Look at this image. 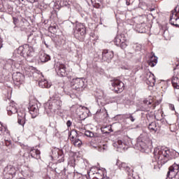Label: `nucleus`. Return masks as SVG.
Wrapping results in <instances>:
<instances>
[{"label": "nucleus", "instance_id": "obj_1", "mask_svg": "<svg viewBox=\"0 0 179 179\" xmlns=\"http://www.w3.org/2000/svg\"><path fill=\"white\" fill-rule=\"evenodd\" d=\"M154 157L161 164H166L170 160V150L167 148H155Z\"/></svg>", "mask_w": 179, "mask_h": 179}, {"label": "nucleus", "instance_id": "obj_2", "mask_svg": "<svg viewBox=\"0 0 179 179\" xmlns=\"http://www.w3.org/2000/svg\"><path fill=\"white\" fill-rule=\"evenodd\" d=\"M17 53L20 55L21 57L31 58L32 57H34V48L30 45H24L23 46H20L18 48Z\"/></svg>", "mask_w": 179, "mask_h": 179}, {"label": "nucleus", "instance_id": "obj_3", "mask_svg": "<svg viewBox=\"0 0 179 179\" xmlns=\"http://www.w3.org/2000/svg\"><path fill=\"white\" fill-rule=\"evenodd\" d=\"M150 145H152V141L143 137L142 134L137 138V146L141 152H146Z\"/></svg>", "mask_w": 179, "mask_h": 179}, {"label": "nucleus", "instance_id": "obj_4", "mask_svg": "<svg viewBox=\"0 0 179 179\" xmlns=\"http://www.w3.org/2000/svg\"><path fill=\"white\" fill-rule=\"evenodd\" d=\"M71 89L76 92H83L86 85L85 84V79L83 78H74L71 80Z\"/></svg>", "mask_w": 179, "mask_h": 179}, {"label": "nucleus", "instance_id": "obj_5", "mask_svg": "<svg viewBox=\"0 0 179 179\" xmlns=\"http://www.w3.org/2000/svg\"><path fill=\"white\" fill-rule=\"evenodd\" d=\"M114 43L115 45H117V47L121 48L122 50L128 46V42L124 34L117 35L114 39Z\"/></svg>", "mask_w": 179, "mask_h": 179}, {"label": "nucleus", "instance_id": "obj_6", "mask_svg": "<svg viewBox=\"0 0 179 179\" xmlns=\"http://www.w3.org/2000/svg\"><path fill=\"white\" fill-rule=\"evenodd\" d=\"M112 90H114L115 93H121L124 91V83L120 80H113L111 83Z\"/></svg>", "mask_w": 179, "mask_h": 179}, {"label": "nucleus", "instance_id": "obj_7", "mask_svg": "<svg viewBox=\"0 0 179 179\" xmlns=\"http://www.w3.org/2000/svg\"><path fill=\"white\" fill-rule=\"evenodd\" d=\"M86 35V27L82 23H78L76 26V29L74 30V36L79 38L80 36Z\"/></svg>", "mask_w": 179, "mask_h": 179}, {"label": "nucleus", "instance_id": "obj_8", "mask_svg": "<svg viewBox=\"0 0 179 179\" xmlns=\"http://www.w3.org/2000/svg\"><path fill=\"white\" fill-rule=\"evenodd\" d=\"M119 169L127 171L129 176L127 179H134V177H132V176H134V169H132L128 164L122 162L119 165Z\"/></svg>", "mask_w": 179, "mask_h": 179}, {"label": "nucleus", "instance_id": "obj_9", "mask_svg": "<svg viewBox=\"0 0 179 179\" xmlns=\"http://www.w3.org/2000/svg\"><path fill=\"white\" fill-rule=\"evenodd\" d=\"M169 23H171L172 26L179 27V17L177 16V7L175 8L174 10L171 11Z\"/></svg>", "mask_w": 179, "mask_h": 179}, {"label": "nucleus", "instance_id": "obj_10", "mask_svg": "<svg viewBox=\"0 0 179 179\" xmlns=\"http://www.w3.org/2000/svg\"><path fill=\"white\" fill-rule=\"evenodd\" d=\"M55 71L59 76H66V67H65V64L61 62L57 63Z\"/></svg>", "mask_w": 179, "mask_h": 179}, {"label": "nucleus", "instance_id": "obj_11", "mask_svg": "<svg viewBox=\"0 0 179 179\" xmlns=\"http://www.w3.org/2000/svg\"><path fill=\"white\" fill-rule=\"evenodd\" d=\"M69 136L74 145L77 146V148L82 146V141L78 138V132L76 131H71Z\"/></svg>", "mask_w": 179, "mask_h": 179}, {"label": "nucleus", "instance_id": "obj_12", "mask_svg": "<svg viewBox=\"0 0 179 179\" xmlns=\"http://www.w3.org/2000/svg\"><path fill=\"white\" fill-rule=\"evenodd\" d=\"M114 58V52L113 51H109L104 50L102 51V60L106 62H110L111 59Z\"/></svg>", "mask_w": 179, "mask_h": 179}, {"label": "nucleus", "instance_id": "obj_13", "mask_svg": "<svg viewBox=\"0 0 179 179\" xmlns=\"http://www.w3.org/2000/svg\"><path fill=\"white\" fill-rule=\"evenodd\" d=\"M168 176H177L179 177V164L174 163L169 169Z\"/></svg>", "mask_w": 179, "mask_h": 179}, {"label": "nucleus", "instance_id": "obj_14", "mask_svg": "<svg viewBox=\"0 0 179 179\" xmlns=\"http://www.w3.org/2000/svg\"><path fill=\"white\" fill-rule=\"evenodd\" d=\"M145 78L148 85H150V86H155V83H156V77H155V74L152 73L150 71L147 72Z\"/></svg>", "mask_w": 179, "mask_h": 179}, {"label": "nucleus", "instance_id": "obj_15", "mask_svg": "<svg viewBox=\"0 0 179 179\" xmlns=\"http://www.w3.org/2000/svg\"><path fill=\"white\" fill-rule=\"evenodd\" d=\"M45 111H46L47 114H50L52 111L55 110V106L54 105L53 101H48L47 103L44 104Z\"/></svg>", "mask_w": 179, "mask_h": 179}, {"label": "nucleus", "instance_id": "obj_16", "mask_svg": "<svg viewBox=\"0 0 179 179\" xmlns=\"http://www.w3.org/2000/svg\"><path fill=\"white\" fill-rule=\"evenodd\" d=\"M28 108L32 118H36V117L38 115V106H37V104L35 103Z\"/></svg>", "mask_w": 179, "mask_h": 179}, {"label": "nucleus", "instance_id": "obj_17", "mask_svg": "<svg viewBox=\"0 0 179 179\" xmlns=\"http://www.w3.org/2000/svg\"><path fill=\"white\" fill-rule=\"evenodd\" d=\"M171 82L174 89H179V70L175 71Z\"/></svg>", "mask_w": 179, "mask_h": 179}, {"label": "nucleus", "instance_id": "obj_18", "mask_svg": "<svg viewBox=\"0 0 179 179\" xmlns=\"http://www.w3.org/2000/svg\"><path fill=\"white\" fill-rule=\"evenodd\" d=\"M7 113L9 115L12 114H16L17 113V108L15 102H11L8 106H7Z\"/></svg>", "mask_w": 179, "mask_h": 179}, {"label": "nucleus", "instance_id": "obj_19", "mask_svg": "<svg viewBox=\"0 0 179 179\" xmlns=\"http://www.w3.org/2000/svg\"><path fill=\"white\" fill-rule=\"evenodd\" d=\"M157 64V57L155 55L154 52H152L150 57V59L148 60V65L152 68H153V66H156Z\"/></svg>", "mask_w": 179, "mask_h": 179}, {"label": "nucleus", "instance_id": "obj_20", "mask_svg": "<svg viewBox=\"0 0 179 179\" xmlns=\"http://www.w3.org/2000/svg\"><path fill=\"white\" fill-rule=\"evenodd\" d=\"M13 80H15V82L22 84L24 80V76L20 73H17L15 75L13 76Z\"/></svg>", "mask_w": 179, "mask_h": 179}, {"label": "nucleus", "instance_id": "obj_21", "mask_svg": "<svg viewBox=\"0 0 179 179\" xmlns=\"http://www.w3.org/2000/svg\"><path fill=\"white\" fill-rule=\"evenodd\" d=\"M40 150L32 148L30 149L29 150V155L31 157H33L34 159H40Z\"/></svg>", "mask_w": 179, "mask_h": 179}, {"label": "nucleus", "instance_id": "obj_22", "mask_svg": "<svg viewBox=\"0 0 179 179\" xmlns=\"http://www.w3.org/2000/svg\"><path fill=\"white\" fill-rule=\"evenodd\" d=\"M4 173L5 174H8L9 176H15V174H16V170L15 169V168L10 165L7 166L5 169H4Z\"/></svg>", "mask_w": 179, "mask_h": 179}, {"label": "nucleus", "instance_id": "obj_23", "mask_svg": "<svg viewBox=\"0 0 179 179\" xmlns=\"http://www.w3.org/2000/svg\"><path fill=\"white\" fill-rule=\"evenodd\" d=\"M143 103L145 104V106H148V108L145 107L143 109V111H150L149 108H152V106H153L154 108L156 107V105L152 104L153 101L152 100H148L144 99Z\"/></svg>", "mask_w": 179, "mask_h": 179}, {"label": "nucleus", "instance_id": "obj_24", "mask_svg": "<svg viewBox=\"0 0 179 179\" xmlns=\"http://www.w3.org/2000/svg\"><path fill=\"white\" fill-rule=\"evenodd\" d=\"M50 59H51L50 55L45 54L44 52L40 53L39 61H41V62H48Z\"/></svg>", "mask_w": 179, "mask_h": 179}, {"label": "nucleus", "instance_id": "obj_25", "mask_svg": "<svg viewBox=\"0 0 179 179\" xmlns=\"http://www.w3.org/2000/svg\"><path fill=\"white\" fill-rule=\"evenodd\" d=\"M113 146L118 149V152H121V150H125V147H124V143H122V141L121 140H118L116 143H113Z\"/></svg>", "mask_w": 179, "mask_h": 179}, {"label": "nucleus", "instance_id": "obj_26", "mask_svg": "<svg viewBox=\"0 0 179 179\" xmlns=\"http://www.w3.org/2000/svg\"><path fill=\"white\" fill-rule=\"evenodd\" d=\"M38 85L40 87H42L43 89H50L51 87V84L48 83V81L47 80H41L38 82Z\"/></svg>", "mask_w": 179, "mask_h": 179}, {"label": "nucleus", "instance_id": "obj_27", "mask_svg": "<svg viewBox=\"0 0 179 179\" xmlns=\"http://www.w3.org/2000/svg\"><path fill=\"white\" fill-rule=\"evenodd\" d=\"M2 124L0 123V136L3 134L6 136H9L10 134H9V130L6 127L3 128Z\"/></svg>", "mask_w": 179, "mask_h": 179}, {"label": "nucleus", "instance_id": "obj_28", "mask_svg": "<svg viewBox=\"0 0 179 179\" xmlns=\"http://www.w3.org/2000/svg\"><path fill=\"white\" fill-rule=\"evenodd\" d=\"M157 124L156 122H152L148 125V129L151 131V132H157Z\"/></svg>", "mask_w": 179, "mask_h": 179}, {"label": "nucleus", "instance_id": "obj_29", "mask_svg": "<svg viewBox=\"0 0 179 179\" xmlns=\"http://www.w3.org/2000/svg\"><path fill=\"white\" fill-rule=\"evenodd\" d=\"M65 166H64V164H57V166L55 168V171L57 174H61L62 172L64 171Z\"/></svg>", "mask_w": 179, "mask_h": 179}, {"label": "nucleus", "instance_id": "obj_30", "mask_svg": "<svg viewBox=\"0 0 179 179\" xmlns=\"http://www.w3.org/2000/svg\"><path fill=\"white\" fill-rule=\"evenodd\" d=\"M101 131L103 134H110V132H113V129H111V126H107L101 128Z\"/></svg>", "mask_w": 179, "mask_h": 179}, {"label": "nucleus", "instance_id": "obj_31", "mask_svg": "<svg viewBox=\"0 0 179 179\" xmlns=\"http://www.w3.org/2000/svg\"><path fill=\"white\" fill-rule=\"evenodd\" d=\"M93 174L95 175V178L96 179H101V176H103V171L101 170H97L96 171H95Z\"/></svg>", "mask_w": 179, "mask_h": 179}, {"label": "nucleus", "instance_id": "obj_32", "mask_svg": "<svg viewBox=\"0 0 179 179\" xmlns=\"http://www.w3.org/2000/svg\"><path fill=\"white\" fill-rule=\"evenodd\" d=\"M52 101L55 110L56 108L58 110L61 107V104H62V102H61L59 100L55 99Z\"/></svg>", "mask_w": 179, "mask_h": 179}, {"label": "nucleus", "instance_id": "obj_33", "mask_svg": "<svg viewBox=\"0 0 179 179\" xmlns=\"http://www.w3.org/2000/svg\"><path fill=\"white\" fill-rule=\"evenodd\" d=\"M27 128L29 131H33L34 129H36V127L34 126V123L33 122H29L27 124Z\"/></svg>", "mask_w": 179, "mask_h": 179}, {"label": "nucleus", "instance_id": "obj_34", "mask_svg": "<svg viewBox=\"0 0 179 179\" xmlns=\"http://www.w3.org/2000/svg\"><path fill=\"white\" fill-rule=\"evenodd\" d=\"M2 143L3 146H7V148L10 147V141L8 140L4 139L3 141H0Z\"/></svg>", "mask_w": 179, "mask_h": 179}, {"label": "nucleus", "instance_id": "obj_35", "mask_svg": "<svg viewBox=\"0 0 179 179\" xmlns=\"http://www.w3.org/2000/svg\"><path fill=\"white\" fill-rule=\"evenodd\" d=\"M85 136H87L88 138H93L94 137V133L92 131H90L89 130H87L85 131Z\"/></svg>", "mask_w": 179, "mask_h": 179}, {"label": "nucleus", "instance_id": "obj_36", "mask_svg": "<svg viewBox=\"0 0 179 179\" xmlns=\"http://www.w3.org/2000/svg\"><path fill=\"white\" fill-rule=\"evenodd\" d=\"M18 118H26V113L24 110H20L18 112Z\"/></svg>", "mask_w": 179, "mask_h": 179}, {"label": "nucleus", "instance_id": "obj_37", "mask_svg": "<svg viewBox=\"0 0 179 179\" xmlns=\"http://www.w3.org/2000/svg\"><path fill=\"white\" fill-rule=\"evenodd\" d=\"M25 122H26V118L18 117V124H20V125L24 127Z\"/></svg>", "mask_w": 179, "mask_h": 179}, {"label": "nucleus", "instance_id": "obj_38", "mask_svg": "<svg viewBox=\"0 0 179 179\" xmlns=\"http://www.w3.org/2000/svg\"><path fill=\"white\" fill-rule=\"evenodd\" d=\"M178 178H179V176H171V175H169V173H167L166 179H178Z\"/></svg>", "mask_w": 179, "mask_h": 179}, {"label": "nucleus", "instance_id": "obj_39", "mask_svg": "<svg viewBox=\"0 0 179 179\" xmlns=\"http://www.w3.org/2000/svg\"><path fill=\"white\" fill-rule=\"evenodd\" d=\"M13 24H15L14 27H16V25L17 24V23H19V19H17V17H13Z\"/></svg>", "mask_w": 179, "mask_h": 179}, {"label": "nucleus", "instance_id": "obj_40", "mask_svg": "<svg viewBox=\"0 0 179 179\" xmlns=\"http://www.w3.org/2000/svg\"><path fill=\"white\" fill-rule=\"evenodd\" d=\"M131 122H135V117H134V116H132V114L129 113V119Z\"/></svg>", "mask_w": 179, "mask_h": 179}, {"label": "nucleus", "instance_id": "obj_41", "mask_svg": "<svg viewBox=\"0 0 179 179\" xmlns=\"http://www.w3.org/2000/svg\"><path fill=\"white\" fill-rule=\"evenodd\" d=\"M49 30H57V26L50 27Z\"/></svg>", "mask_w": 179, "mask_h": 179}, {"label": "nucleus", "instance_id": "obj_42", "mask_svg": "<svg viewBox=\"0 0 179 179\" xmlns=\"http://www.w3.org/2000/svg\"><path fill=\"white\" fill-rule=\"evenodd\" d=\"M66 125L67 127H71V125H72V122H71V120H68L66 122Z\"/></svg>", "mask_w": 179, "mask_h": 179}, {"label": "nucleus", "instance_id": "obj_43", "mask_svg": "<svg viewBox=\"0 0 179 179\" xmlns=\"http://www.w3.org/2000/svg\"><path fill=\"white\" fill-rule=\"evenodd\" d=\"M104 146H106L105 145H103L102 147L100 148V150H106V148H104Z\"/></svg>", "mask_w": 179, "mask_h": 179}, {"label": "nucleus", "instance_id": "obj_44", "mask_svg": "<svg viewBox=\"0 0 179 179\" xmlns=\"http://www.w3.org/2000/svg\"><path fill=\"white\" fill-rule=\"evenodd\" d=\"M148 10H150V12H153V10H155V8H149Z\"/></svg>", "mask_w": 179, "mask_h": 179}, {"label": "nucleus", "instance_id": "obj_45", "mask_svg": "<svg viewBox=\"0 0 179 179\" xmlns=\"http://www.w3.org/2000/svg\"><path fill=\"white\" fill-rule=\"evenodd\" d=\"M1 19H5V15H1L0 17Z\"/></svg>", "mask_w": 179, "mask_h": 179}, {"label": "nucleus", "instance_id": "obj_46", "mask_svg": "<svg viewBox=\"0 0 179 179\" xmlns=\"http://www.w3.org/2000/svg\"><path fill=\"white\" fill-rule=\"evenodd\" d=\"M125 118H128L129 120V114L124 115Z\"/></svg>", "mask_w": 179, "mask_h": 179}, {"label": "nucleus", "instance_id": "obj_47", "mask_svg": "<svg viewBox=\"0 0 179 179\" xmlns=\"http://www.w3.org/2000/svg\"><path fill=\"white\" fill-rule=\"evenodd\" d=\"M171 110H175V108H174V105H171Z\"/></svg>", "mask_w": 179, "mask_h": 179}, {"label": "nucleus", "instance_id": "obj_48", "mask_svg": "<svg viewBox=\"0 0 179 179\" xmlns=\"http://www.w3.org/2000/svg\"><path fill=\"white\" fill-rule=\"evenodd\" d=\"M176 15H177V17H179V12L178 11L177 12V8H176Z\"/></svg>", "mask_w": 179, "mask_h": 179}, {"label": "nucleus", "instance_id": "obj_49", "mask_svg": "<svg viewBox=\"0 0 179 179\" xmlns=\"http://www.w3.org/2000/svg\"><path fill=\"white\" fill-rule=\"evenodd\" d=\"M100 72H101V73H103V72H104V71L103 69H101Z\"/></svg>", "mask_w": 179, "mask_h": 179}, {"label": "nucleus", "instance_id": "obj_50", "mask_svg": "<svg viewBox=\"0 0 179 179\" xmlns=\"http://www.w3.org/2000/svg\"><path fill=\"white\" fill-rule=\"evenodd\" d=\"M176 8H177V9H178V12H179V6H177V7H176Z\"/></svg>", "mask_w": 179, "mask_h": 179}, {"label": "nucleus", "instance_id": "obj_51", "mask_svg": "<svg viewBox=\"0 0 179 179\" xmlns=\"http://www.w3.org/2000/svg\"><path fill=\"white\" fill-rule=\"evenodd\" d=\"M127 5H129V2L127 1L126 2Z\"/></svg>", "mask_w": 179, "mask_h": 179}, {"label": "nucleus", "instance_id": "obj_52", "mask_svg": "<svg viewBox=\"0 0 179 179\" xmlns=\"http://www.w3.org/2000/svg\"><path fill=\"white\" fill-rule=\"evenodd\" d=\"M93 170H94V169L92 168V169L90 170V171H92V172L93 173Z\"/></svg>", "mask_w": 179, "mask_h": 179}, {"label": "nucleus", "instance_id": "obj_53", "mask_svg": "<svg viewBox=\"0 0 179 179\" xmlns=\"http://www.w3.org/2000/svg\"><path fill=\"white\" fill-rule=\"evenodd\" d=\"M154 166H154V169H156V164H154Z\"/></svg>", "mask_w": 179, "mask_h": 179}, {"label": "nucleus", "instance_id": "obj_54", "mask_svg": "<svg viewBox=\"0 0 179 179\" xmlns=\"http://www.w3.org/2000/svg\"><path fill=\"white\" fill-rule=\"evenodd\" d=\"M34 2H37V0H34Z\"/></svg>", "mask_w": 179, "mask_h": 179}, {"label": "nucleus", "instance_id": "obj_55", "mask_svg": "<svg viewBox=\"0 0 179 179\" xmlns=\"http://www.w3.org/2000/svg\"><path fill=\"white\" fill-rule=\"evenodd\" d=\"M90 172V171H87V173L89 174Z\"/></svg>", "mask_w": 179, "mask_h": 179}, {"label": "nucleus", "instance_id": "obj_56", "mask_svg": "<svg viewBox=\"0 0 179 179\" xmlns=\"http://www.w3.org/2000/svg\"><path fill=\"white\" fill-rule=\"evenodd\" d=\"M62 162H64V159H62Z\"/></svg>", "mask_w": 179, "mask_h": 179}, {"label": "nucleus", "instance_id": "obj_57", "mask_svg": "<svg viewBox=\"0 0 179 179\" xmlns=\"http://www.w3.org/2000/svg\"><path fill=\"white\" fill-rule=\"evenodd\" d=\"M155 163H157V162H155Z\"/></svg>", "mask_w": 179, "mask_h": 179}, {"label": "nucleus", "instance_id": "obj_58", "mask_svg": "<svg viewBox=\"0 0 179 179\" xmlns=\"http://www.w3.org/2000/svg\"><path fill=\"white\" fill-rule=\"evenodd\" d=\"M0 9H1V4H0Z\"/></svg>", "mask_w": 179, "mask_h": 179}]
</instances>
